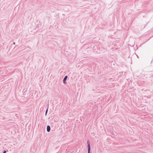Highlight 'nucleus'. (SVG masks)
<instances>
[{"instance_id": "f257e3e1", "label": "nucleus", "mask_w": 153, "mask_h": 153, "mask_svg": "<svg viewBox=\"0 0 153 153\" xmlns=\"http://www.w3.org/2000/svg\"><path fill=\"white\" fill-rule=\"evenodd\" d=\"M87 144H88V153H90V144L89 142L88 141L87 142Z\"/></svg>"}, {"instance_id": "f03ea898", "label": "nucleus", "mask_w": 153, "mask_h": 153, "mask_svg": "<svg viewBox=\"0 0 153 153\" xmlns=\"http://www.w3.org/2000/svg\"><path fill=\"white\" fill-rule=\"evenodd\" d=\"M67 76H65L64 79H63V83L65 84L66 83V81L67 78Z\"/></svg>"}, {"instance_id": "7ed1b4c3", "label": "nucleus", "mask_w": 153, "mask_h": 153, "mask_svg": "<svg viewBox=\"0 0 153 153\" xmlns=\"http://www.w3.org/2000/svg\"><path fill=\"white\" fill-rule=\"evenodd\" d=\"M51 130V127L50 126H47V131L48 132H49Z\"/></svg>"}, {"instance_id": "20e7f679", "label": "nucleus", "mask_w": 153, "mask_h": 153, "mask_svg": "<svg viewBox=\"0 0 153 153\" xmlns=\"http://www.w3.org/2000/svg\"><path fill=\"white\" fill-rule=\"evenodd\" d=\"M6 152V151H5V150H4L3 152V153H5Z\"/></svg>"}, {"instance_id": "39448f33", "label": "nucleus", "mask_w": 153, "mask_h": 153, "mask_svg": "<svg viewBox=\"0 0 153 153\" xmlns=\"http://www.w3.org/2000/svg\"><path fill=\"white\" fill-rule=\"evenodd\" d=\"M47 111H48V109H47L46 111V113H45V115L47 113Z\"/></svg>"}, {"instance_id": "423d86ee", "label": "nucleus", "mask_w": 153, "mask_h": 153, "mask_svg": "<svg viewBox=\"0 0 153 153\" xmlns=\"http://www.w3.org/2000/svg\"><path fill=\"white\" fill-rule=\"evenodd\" d=\"M13 45H15V42H13Z\"/></svg>"}]
</instances>
